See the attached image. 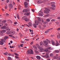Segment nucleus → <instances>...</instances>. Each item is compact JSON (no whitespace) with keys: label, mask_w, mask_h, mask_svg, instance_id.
<instances>
[{"label":"nucleus","mask_w":60,"mask_h":60,"mask_svg":"<svg viewBox=\"0 0 60 60\" xmlns=\"http://www.w3.org/2000/svg\"><path fill=\"white\" fill-rule=\"evenodd\" d=\"M45 10H46V11H44V12L46 14H48L49 13V11H50V9H49L47 8H45Z\"/></svg>","instance_id":"f257e3e1"},{"label":"nucleus","mask_w":60,"mask_h":60,"mask_svg":"<svg viewBox=\"0 0 60 60\" xmlns=\"http://www.w3.org/2000/svg\"><path fill=\"white\" fill-rule=\"evenodd\" d=\"M27 54H34V52L31 49L29 50H28V51H27Z\"/></svg>","instance_id":"f03ea898"},{"label":"nucleus","mask_w":60,"mask_h":60,"mask_svg":"<svg viewBox=\"0 0 60 60\" xmlns=\"http://www.w3.org/2000/svg\"><path fill=\"white\" fill-rule=\"evenodd\" d=\"M35 22V24H33V26H34V27L35 28H36L37 27V25H38V23H40V22L38 21H37V23Z\"/></svg>","instance_id":"7ed1b4c3"},{"label":"nucleus","mask_w":60,"mask_h":60,"mask_svg":"<svg viewBox=\"0 0 60 60\" xmlns=\"http://www.w3.org/2000/svg\"><path fill=\"white\" fill-rule=\"evenodd\" d=\"M24 5L25 8H26L28 7V3L27 2L25 1L24 2Z\"/></svg>","instance_id":"20e7f679"},{"label":"nucleus","mask_w":60,"mask_h":60,"mask_svg":"<svg viewBox=\"0 0 60 60\" xmlns=\"http://www.w3.org/2000/svg\"><path fill=\"white\" fill-rule=\"evenodd\" d=\"M39 49L40 50V52H43V51L44 49H43L41 47H40L39 46L38 47Z\"/></svg>","instance_id":"39448f33"},{"label":"nucleus","mask_w":60,"mask_h":60,"mask_svg":"<svg viewBox=\"0 0 60 60\" xmlns=\"http://www.w3.org/2000/svg\"><path fill=\"white\" fill-rule=\"evenodd\" d=\"M8 6L10 9H12L13 8V6L12 5V4H9Z\"/></svg>","instance_id":"423d86ee"},{"label":"nucleus","mask_w":60,"mask_h":60,"mask_svg":"<svg viewBox=\"0 0 60 60\" xmlns=\"http://www.w3.org/2000/svg\"><path fill=\"white\" fill-rule=\"evenodd\" d=\"M43 42H44V45L45 46L47 45L48 44V42L46 41H43Z\"/></svg>","instance_id":"0eeeda50"},{"label":"nucleus","mask_w":60,"mask_h":60,"mask_svg":"<svg viewBox=\"0 0 60 60\" xmlns=\"http://www.w3.org/2000/svg\"><path fill=\"white\" fill-rule=\"evenodd\" d=\"M43 15L44 14L42 12H41V13L39 14V15L40 16H43Z\"/></svg>","instance_id":"6e6552de"},{"label":"nucleus","mask_w":60,"mask_h":60,"mask_svg":"<svg viewBox=\"0 0 60 60\" xmlns=\"http://www.w3.org/2000/svg\"><path fill=\"white\" fill-rule=\"evenodd\" d=\"M46 55H45V57H46V58H48L49 57V54L48 53H46Z\"/></svg>","instance_id":"1a4fd4ad"},{"label":"nucleus","mask_w":60,"mask_h":60,"mask_svg":"<svg viewBox=\"0 0 60 60\" xmlns=\"http://www.w3.org/2000/svg\"><path fill=\"white\" fill-rule=\"evenodd\" d=\"M55 45H56V46H58L59 45V43L58 42V41H56V43Z\"/></svg>","instance_id":"9d476101"},{"label":"nucleus","mask_w":60,"mask_h":60,"mask_svg":"<svg viewBox=\"0 0 60 60\" xmlns=\"http://www.w3.org/2000/svg\"><path fill=\"white\" fill-rule=\"evenodd\" d=\"M36 58L38 60H40L41 59V57H40V56H36Z\"/></svg>","instance_id":"9b49d317"},{"label":"nucleus","mask_w":60,"mask_h":60,"mask_svg":"<svg viewBox=\"0 0 60 60\" xmlns=\"http://www.w3.org/2000/svg\"><path fill=\"white\" fill-rule=\"evenodd\" d=\"M6 39H1V41H1L2 42H4L5 43V42H6Z\"/></svg>","instance_id":"f8f14e48"},{"label":"nucleus","mask_w":60,"mask_h":60,"mask_svg":"<svg viewBox=\"0 0 60 60\" xmlns=\"http://www.w3.org/2000/svg\"><path fill=\"white\" fill-rule=\"evenodd\" d=\"M30 14V13L29 12H26L24 14V15L26 16H28Z\"/></svg>","instance_id":"ddd939ff"},{"label":"nucleus","mask_w":60,"mask_h":60,"mask_svg":"<svg viewBox=\"0 0 60 60\" xmlns=\"http://www.w3.org/2000/svg\"><path fill=\"white\" fill-rule=\"evenodd\" d=\"M51 42L52 43V45H55V42L54 41H53V40H51Z\"/></svg>","instance_id":"4468645a"},{"label":"nucleus","mask_w":60,"mask_h":60,"mask_svg":"<svg viewBox=\"0 0 60 60\" xmlns=\"http://www.w3.org/2000/svg\"><path fill=\"white\" fill-rule=\"evenodd\" d=\"M27 10L26 9H24L22 11V12H26L27 11Z\"/></svg>","instance_id":"2eb2a0df"},{"label":"nucleus","mask_w":60,"mask_h":60,"mask_svg":"<svg viewBox=\"0 0 60 60\" xmlns=\"http://www.w3.org/2000/svg\"><path fill=\"white\" fill-rule=\"evenodd\" d=\"M34 52L37 54L39 52L37 51V50H36V49H35V50H34Z\"/></svg>","instance_id":"dca6fc26"},{"label":"nucleus","mask_w":60,"mask_h":60,"mask_svg":"<svg viewBox=\"0 0 60 60\" xmlns=\"http://www.w3.org/2000/svg\"><path fill=\"white\" fill-rule=\"evenodd\" d=\"M60 34L58 33V35H57V38L58 39H60Z\"/></svg>","instance_id":"f3484780"},{"label":"nucleus","mask_w":60,"mask_h":60,"mask_svg":"<svg viewBox=\"0 0 60 60\" xmlns=\"http://www.w3.org/2000/svg\"><path fill=\"white\" fill-rule=\"evenodd\" d=\"M27 18V17H26V16H24L22 17V19L23 20H24V19H26Z\"/></svg>","instance_id":"a211bd4d"},{"label":"nucleus","mask_w":60,"mask_h":60,"mask_svg":"<svg viewBox=\"0 0 60 60\" xmlns=\"http://www.w3.org/2000/svg\"><path fill=\"white\" fill-rule=\"evenodd\" d=\"M45 52H46L47 53L49 52V50L48 49H45Z\"/></svg>","instance_id":"6ab92c4d"},{"label":"nucleus","mask_w":60,"mask_h":60,"mask_svg":"<svg viewBox=\"0 0 60 60\" xmlns=\"http://www.w3.org/2000/svg\"><path fill=\"white\" fill-rule=\"evenodd\" d=\"M15 31H11V34H12V35H14L15 34Z\"/></svg>","instance_id":"aec40b11"},{"label":"nucleus","mask_w":60,"mask_h":60,"mask_svg":"<svg viewBox=\"0 0 60 60\" xmlns=\"http://www.w3.org/2000/svg\"><path fill=\"white\" fill-rule=\"evenodd\" d=\"M33 48H34V49H36V50H37V48L36 47V46L34 45H33Z\"/></svg>","instance_id":"412c9836"},{"label":"nucleus","mask_w":60,"mask_h":60,"mask_svg":"<svg viewBox=\"0 0 60 60\" xmlns=\"http://www.w3.org/2000/svg\"><path fill=\"white\" fill-rule=\"evenodd\" d=\"M58 57H58V56H55L53 57V58L54 59H57Z\"/></svg>","instance_id":"4be33fe9"},{"label":"nucleus","mask_w":60,"mask_h":60,"mask_svg":"<svg viewBox=\"0 0 60 60\" xmlns=\"http://www.w3.org/2000/svg\"><path fill=\"white\" fill-rule=\"evenodd\" d=\"M11 34V31H8L7 32V34Z\"/></svg>","instance_id":"5701e85b"},{"label":"nucleus","mask_w":60,"mask_h":60,"mask_svg":"<svg viewBox=\"0 0 60 60\" xmlns=\"http://www.w3.org/2000/svg\"><path fill=\"white\" fill-rule=\"evenodd\" d=\"M37 3L38 4H39L40 3H42L41 2V1H40V0H38L37 1Z\"/></svg>","instance_id":"b1692460"},{"label":"nucleus","mask_w":60,"mask_h":60,"mask_svg":"<svg viewBox=\"0 0 60 60\" xmlns=\"http://www.w3.org/2000/svg\"><path fill=\"white\" fill-rule=\"evenodd\" d=\"M8 36H6L4 37V39H5V40L7 39V38H8Z\"/></svg>","instance_id":"393cba45"},{"label":"nucleus","mask_w":60,"mask_h":60,"mask_svg":"<svg viewBox=\"0 0 60 60\" xmlns=\"http://www.w3.org/2000/svg\"><path fill=\"white\" fill-rule=\"evenodd\" d=\"M4 42H1L0 41V45H3L4 44Z\"/></svg>","instance_id":"a878e982"},{"label":"nucleus","mask_w":60,"mask_h":60,"mask_svg":"<svg viewBox=\"0 0 60 60\" xmlns=\"http://www.w3.org/2000/svg\"><path fill=\"white\" fill-rule=\"evenodd\" d=\"M49 55H50V56L51 57H52L53 56V54L52 53H50V54Z\"/></svg>","instance_id":"bb28decb"},{"label":"nucleus","mask_w":60,"mask_h":60,"mask_svg":"<svg viewBox=\"0 0 60 60\" xmlns=\"http://www.w3.org/2000/svg\"><path fill=\"white\" fill-rule=\"evenodd\" d=\"M5 28L6 26H4L3 27H1V29H5Z\"/></svg>","instance_id":"cd10ccee"},{"label":"nucleus","mask_w":60,"mask_h":60,"mask_svg":"<svg viewBox=\"0 0 60 60\" xmlns=\"http://www.w3.org/2000/svg\"><path fill=\"white\" fill-rule=\"evenodd\" d=\"M29 25L30 26H32V24L31 22H29Z\"/></svg>","instance_id":"c85d7f7f"},{"label":"nucleus","mask_w":60,"mask_h":60,"mask_svg":"<svg viewBox=\"0 0 60 60\" xmlns=\"http://www.w3.org/2000/svg\"><path fill=\"white\" fill-rule=\"evenodd\" d=\"M4 54L7 56V55H8V52H6L4 53Z\"/></svg>","instance_id":"c756f323"},{"label":"nucleus","mask_w":60,"mask_h":60,"mask_svg":"<svg viewBox=\"0 0 60 60\" xmlns=\"http://www.w3.org/2000/svg\"><path fill=\"white\" fill-rule=\"evenodd\" d=\"M43 45V42H41L40 43V46H42V45Z\"/></svg>","instance_id":"7c9ffc66"},{"label":"nucleus","mask_w":60,"mask_h":60,"mask_svg":"<svg viewBox=\"0 0 60 60\" xmlns=\"http://www.w3.org/2000/svg\"><path fill=\"white\" fill-rule=\"evenodd\" d=\"M48 41V42L49 43H50V42H50V41H49V40H48V39H46V41Z\"/></svg>","instance_id":"2f4dec72"},{"label":"nucleus","mask_w":60,"mask_h":60,"mask_svg":"<svg viewBox=\"0 0 60 60\" xmlns=\"http://www.w3.org/2000/svg\"><path fill=\"white\" fill-rule=\"evenodd\" d=\"M8 60H11V57H9L8 58Z\"/></svg>","instance_id":"473e14b6"},{"label":"nucleus","mask_w":60,"mask_h":60,"mask_svg":"<svg viewBox=\"0 0 60 60\" xmlns=\"http://www.w3.org/2000/svg\"><path fill=\"white\" fill-rule=\"evenodd\" d=\"M6 21H6V20H5L2 21V23H5V22H6Z\"/></svg>","instance_id":"72a5a7b5"},{"label":"nucleus","mask_w":60,"mask_h":60,"mask_svg":"<svg viewBox=\"0 0 60 60\" xmlns=\"http://www.w3.org/2000/svg\"><path fill=\"white\" fill-rule=\"evenodd\" d=\"M3 32L2 30H1L0 31V34H3Z\"/></svg>","instance_id":"f704fd0d"},{"label":"nucleus","mask_w":60,"mask_h":60,"mask_svg":"<svg viewBox=\"0 0 60 60\" xmlns=\"http://www.w3.org/2000/svg\"><path fill=\"white\" fill-rule=\"evenodd\" d=\"M51 7H53V8H55V5L54 4H52L51 5Z\"/></svg>","instance_id":"c9c22d12"},{"label":"nucleus","mask_w":60,"mask_h":60,"mask_svg":"<svg viewBox=\"0 0 60 60\" xmlns=\"http://www.w3.org/2000/svg\"><path fill=\"white\" fill-rule=\"evenodd\" d=\"M38 19L39 20V21H41V19H40V17H38Z\"/></svg>","instance_id":"e433bc0d"},{"label":"nucleus","mask_w":60,"mask_h":60,"mask_svg":"<svg viewBox=\"0 0 60 60\" xmlns=\"http://www.w3.org/2000/svg\"><path fill=\"white\" fill-rule=\"evenodd\" d=\"M2 31V32H6V30H2V31Z\"/></svg>","instance_id":"4c0bfd02"},{"label":"nucleus","mask_w":60,"mask_h":60,"mask_svg":"<svg viewBox=\"0 0 60 60\" xmlns=\"http://www.w3.org/2000/svg\"><path fill=\"white\" fill-rule=\"evenodd\" d=\"M55 52L56 53H58L59 52V51H58V50H56L55 51Z\"/></svg>","instance_id":"58836bf2"},{"label":"nucleus","mask_w":60,"mask_h":60,"mask_svg":"<svg viewBox=\"0 0 60 60\" xmlns=\"http://www.w3.org/2000/svg\"><path fill=\"white\" fill-rule=\"evenodd\" d=\"M49 30H46L45 31V33H47L48 32H49Z\"/></svg>","instance_id":"ea45409f"},{"label":"nucleus","mask_w":60,"mask_h":60,"mask_svg":"<svg viewBox=\"0 0 60 60\" xmlns=\"http://www.w3.org/2000/svg\"><path fill=\"white\" fill-rule=\"evenodd\" d=\"M17 17L18 18V19H19V15H17Z\"/></svg>","instance_id":"a19ab883"},{"label":"nucleus","mask_w":60,"mask_h":60,"mask_svg":"<svg viewBox=\"0 0 60 60\" xmlns=\"http://www.w3.org/2000/svg\"><path fill=\"white\" fill-rule=\"evenodd\" d=\"M27 18H26V19H24V20H25V21H28V19H27Z\"/></svg>","instance_id":"79ce46f5"},{"label":"nucleus","mask_w":60,"mask_h":60,"mask_svg":"<svg viewBox=\"0 0 60 60\" xmlns=\"http://www.w3.org/2000/svg\"><path fill=\"white\" fill-rule=\"evenodd\" d=\"M25 42V41H21V43L23 44Z\"/></svg>","instance_id":"37998d69"},{"label":"nucleus","mask_w":60,"mask_h":60,"mask_svg":"<svg viewBox=\"0 0 60 60\" xmlns=\"http://www.w3.org/2000/svg\"><path fill=\"white\" fill-rule=\"evenodd\" d=\"M56 21V19H52L51 20V21Z\"/></svg>","instance_id":"c03bdc74"},{"label":"nucleus","mask_w":60,"mask_h":60,"mask_svg":"<svg viewBox=\"0 0 60 60\" xmlns=\"http://www.w3.org/2000/svg\"><path fill=\"white\" fill-rule=\"evenodd\" d=\"M51 48V47H48V48H47V49H50Z\"/></svg>","instance_id":"a18cd8bd"},{"label":"nucleus","mask_w":60,"mask_h":60,"mask_svg":"<svg viewBox=\"0 0 60 60\" xmlns=\"http://www.w3.org/2000/svg\"><path fill=\"white\" fill-rule=\"evenodd\" d=\"M50 21V20L49 19H46V21L49 22V21Z\"/></svg>","instance_id":"49530a36"},{"label":"nucleus","mask_w":60,"mask_h":60,"mask_svg":"<svg viewBox=\"0 0 60 60\" xmlns=\"http://www.w3.org/2000/svg\"><path fill=\"white\" fill-rule=\"evenodd\" d=\"M56 24H57V25H58L59 24V22L57 21L56 22Z\"/></svg>","instance_id":"de8ad7c7"},{"label":"nucleus","mask_w":60,"mask_h":60,"mask_svg":"<svg viewBox=\"0 0 60 60\" xmlns=\"http://www.w3.org/2000/svg\"><path fill=\"white\" fill-rule=\"evenodd\" d=\"M19 35L20 36V37L22 36V34H21V33H19Z\"/></svg>","instance_id":"09e8293b"},{"label":"nucleus","mask_w":60,"mask_h":60,"mask_svg":"<svg viewBox=\"0 0 60 60\" xmlns=\"http://www.w3.org/2000/svg\"><path fill=\"white\" fill-rule=\"evenodd\" d=\"M10 48H14V47L13 46H12L11 47V46H10Z\"/></svg>","instance_id":"8fccbe9b"},{"label":"nucleus","mask_w":60,"mask_h":60,"mask_svg":"<svg viewBox=\"0 0 60 60\" xmlns=\"http://www.w3.org/2000/svg\"><path fill=\"white\" fill-rule=\"evenodd\" d=\"M57 19H60V17L58 16L57 17Z\"/></svg>","instance_id":"3c124183"},{"label":"nucleus","mask_w":60,"mask_h":60,"mask_svg":"<svg viewBox=\"0 0 60 60\" xmlns=\"http://www.w3.org/2000/svg\"><path fill=\"white\" fill-rule=\"evenodd\" d=\"M53 29V28H51L50 29H49L48 30H49H49H50L52 29Z\"/></svg>","instance_id":"603ef678"},{"label":"nucleus","mask_w":60,"mask_h":60,"mask_svg":"<svg viewBox=\"0 0 60 60\" xmlns=\"http://www.w3.org/2000/svg\"><path fill=\"white\" fill-rule=\"evenodd\" d=\"M55 3L54 2H51V4H55Z\"/></svg>","instance_id":"864d4df0"},{"label":"nucleus","mask_w":60,"mask_h":60,"mask_svg":"<svg viewBox=\"0 0 60 60\" xmlns=\"http://www.w3.org/2000/svg\"><path fill=\"white\" fill-rule=\"evenodd\" d=\"M32 12H34V10L32 9Z\"/></svg>","instance_id":"5fc2aeb1"},{"label":"nucleus","mask_w":60,"mask_h":60,"mask_svg":"<svg viewBox=\"0 0 60 60\" xmlns=\"http://www.w3.org/2000/svg\"><path fill=\"white\" fill-rule=\"evenodd\" d=\"M9 1V0H7V3H8Z\"/></svg>","instance_id":"6e6d98bb"},{"label":"nucleus","mask_w":60,"mask_h":60,"mask_svg":"<svg viewBox=\"0 0 60 60\" xmlns=\"http://www.w3.org/2000/svg\"><path fill=\"white\" fill-rule=\"evenodd\" d=\"M8 55L9 56H11L12 54L10 53L8 54Z\"/></svg>","instance_id":"4d7b16f0"},{"label":"nucleus","mask_w":60,"mask_h":60,"mask_svg":"<svg viewBox=\"0 0 60 60\" xmlns=\"http://www.w3.org/2000/svg\"><path fill=\"white\" fill-rule=\"evenodd\" d=\"M49 15V14H46V15H45V16H48Z\"/></svg>","instance_id":"13d9d810"},{"label":"nucleus","mask_w":60,"mask_h":60,"mask_svg":"<svg viewBox=\"0 0 60 60\" xmlns=\"http://www.w3.org/2000/svg\"><path fill=\"white\" fill-rule=\"evenodd\" d=\"M33 42H31L30 43V44L31 45H32V44H33Z\"/></svg>","instance_id":"bf43d9fd"},{"label":"nucleus","mask_w":60,"mask_h":60,"mask_svg":"<svg viewBox=\"0 0 60 60\" xmlns=\"http://www.w3.org/2000/svg\"><path fill=\"white\" fill-rule=\"evenodd\" d=\"M14 54L16 55V56H18V54L15 53H14Z\"/></svg>","instance_id":"052dcab7"},{"label":"nucleus","mask_w":60,"mask_h":60,"mask_svg":"<svg viewBox=\"0 0 60 60\" xmlns=\"http://www.w3.org/2000/svg\"><path fill=\"white\" fill-rule=\"evenodd\" d=\"M27 10L28 11H30V9H27Z\"/></svg>","instance_id":"680f3d73"},{"label":"nucleus","mask_w":60,"mask_h":60,"mask_svg":"<svg viewBox=\"0 0 60 60\" xmlns=\"http://www.w3.org/2000/svg\"><path fill=\"white\" fill-rule=\"evenodd\" d=\"M7 30H8V31H10V29H7Z\"/></svg>","instance_id":"e2e57ef3"},{"label":"nucleus","mask_w":60,"mask_h":60,"mask_svg":"<svg viewBox=\"0 0 60 60\" xmlns=\"http://www.w3.org/2000/svg\"><path fill=\"white\" fill-rule=\"evenodd\" d=\"M17 24V22H14V24Z\"/></svg>","instance_id":"0e129e2a"},{"label":"nucleus","mask_w":60,"mask_h":60,"mask_svg":"<svg viewBox=\"0 0 60 60\" xmlns=\"http://www.w3.org/2000/svg\"><path fill=\"white\" fill-rule=\"evenodd\" d=\"M58 59H59V60H60V56L58 58Z\"/></svg>","instance_id":"69168bd1"},{"label":"nucleus","mask_w":60,"mask_h":60,"mask_svg":"<svg viewBox=\"0 0 60 60\" xmlns=\"http://www.w3.org/2000/svg\"><path fill=\"white\" fill-rule=\"evenodd\" d=\"M44 22V20L43 19H42V22Z\"/></svg>","instance_id":"338daca9"},{"label":"nucleus","mask_w":60,"mask_h":60,"mask_svg":"<svg viewBox=\"0 0 60 60\" xmlns=\"http://www.w3.org/2000/svg\"><path fill=\"white\" fill-rule=\"evenodd\" d=\"M10 42H11V43H13V41H10Z\"/></svg>","instance_id":"774afa93"}]
</instances>
